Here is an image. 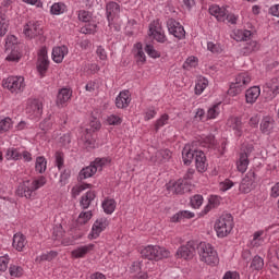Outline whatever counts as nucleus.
Instances as JSON below:
<instances>
[{
  "label": "nucleus",
  "instance_id": "1",
  "mask_svg": "<svg viewBox=\"0 0 279 279\" xmlns=\"http://www.w3.org/2000/svg\"><path fill=\"white\" fill-rule=\"evenodd\" d=\"M45 184H47V178L43 175L35 180H25L19 184L15 193L17 197H25L32 202L36 199V191L43 189Z\"/></svg>",
  "mask_w": 279,
  "mask_h": 279
},
{
  "label": "nucleus",
  "instance_id": "2",
  "mask_svg": "<svg viewBox=\"0 0 279 279\" xmlns=\"http://www.w3.org/2000/svg\"><path fill=\"white\" fill-rule=\"evenodd\" d=\"M197 250H198L199 260L202 263H205L206 265H210L211 267L219 265V255L217 254V251L213 245L206 242H201Z\"/></svg>",
  "mask_w": 279,
  "mask_h": 279
},
{
  "label": "nucleus",
  "instance_id": "3",
  "mask_svg": "<svg viewBox=\"0 0 279 279\" xmlns=\"http://www.w3.org/2000/svg\"><path fill=\"white\" fill-rule=\"evenodd\" d=\"M251 82L252 75H250V72H241L235 76V82L230 84L228 95H230V97H236V95H241V93L247 88Z\"/></svg>",
  "mask_w": 279,
  "mask_h": 279
},
{
  "label": "nucleus",
  "instance_id": "4",
  "mask_svg": "<svg viewBox=\"0 0 279 279\" xmlns=\"http://www.w3.org/2000/svg\"><path fill=\"white\" fill-rule=\"evenodd\" d=\"M233 228L234 220L232 218V215L230 214L222 215L215 223L217 236H219L220 239L228 236V234L232 232Z\"/></svg>",
  "mask_w": 279,
  "mask_h": 279
},
{
  "label": "nucleus",
  "instance_id": "5",
  "mask_svg": "<svg viewBox=\"0 0 279 279\" xmlns=\"http://www.w3.org/2000/svg\"><path fill=\"white\" fill-rule=\"evenodd\" d=\"M144 258L148 260H162V258H169V251L162 246L148 245L141 252Z\"/></svg>",
  "mask_w": 279,
  "mask_h": 279
},
{
  "label": "nucleus",
  "instance_id": "6",
  "mask_svg": "<svg viewBox=\"0 0 279 279\" xmlns=\"http://www.w3.org/2000/svg\"><path fill=\"white\" fill-rule=\"evenodd\" d=\"M167 190L173 195H184V193H191L193 191V185L186 180L179 179L178 181L169 182Z\"/></svg>",
  "mask_w": 279,
  "mask_h": 279
},
{
  "label": "nucleus",
  "instance_id": "7",
  "mask_svg": "<svg viewBox=\"0 0 279 279\" xmlns=\"http://www.w3.org/2000/svg\"><path fill=\"white\" fill-rule=\"evenodd\" d=\"M3 87L8 88L11 93H23L25 90V77L9 76L3 81Z\"/></svg>",
  "mask_w": 279,
  "mask_h": 279
},
{
  "label": "nucleus",
  "instance_id": "8",
  "mask_svg": "<svg viewBox=\"0 0 279 279\" xmlns=\"http://www.w3.org/2000/svg\"><path fill=\"white\" fill-rule=\"evenodd\" d=\"M167 27L169 34L174 36V38H178L179 40H182V38H185L186 36V31H184V26L180 24V22L169 19L167 21Z\"/></svg>",
  "mask_w": 279,
  "mask_h": 279
},
{
  "label": "nucleus",
  "instance_id": "9",
  "mask_svg": "<svg viewBox=\"0 0 279 279\" xmlns=\"http://www.w3.org/2000/svg\"><path fill=\"white\" fill-rule=\"evenodd\" d=\"M148 35H150L157 43L165 44L167 40V35H165V29H162L159 21H154L149 24Z\"/></svg>",
  "mask_w": 279,
  "mask_h": 279
},
{
  "label": "nucleus",
  "instance_id": "10",
  "mask_svg": "<svg viewBox=\"0 0 279 279\" xmlns=\"http://www.w3.org/2000/svg\"><path fill=\"white\" fill-rule=\"evenodd\" d=\"M49 69V57L47 56V48L43 47L38 51V59H37V71L41 77H45Z\"/></svg>",
  "mask_w": 279,
  "mask_h": 279
},
{
  "label": "nucleus",
  "instance_id": "11",
  "mask_svg": "<svg viewBox=\"0 0 279 279\" xmlns=\"http://www.w3.org/2000/svg\"><path fill=\"white\" fill-rule=\"evenodd\" d=\"M195 247L196 244L194 241L186 242L185 245H182L178 248L177 255L180 258H184L185 260H189L195 256Z\"/></svg>",
  "mask_w": 279,
  "mask_h": 279
},
{
  "label": "nucleus",
  "instance_id": "12",
  "mask_svg": "<svg viewBox=\"0 0 279 279\" xmlns=\"http://www.w3.org/2000/svg\"><path fill=\"white\" fill-rule=\"evenodd\" d=\"M254 182H256V172H254V170H250L240 183V192L250 193L252 191V186H254Z\"/></svg>",
  "mask_w": 279,
  "mask_h": 279
},
{
  "label": "nucleus",
  "instance_id": "13",
  "mask_svg": "<svg viewBox=\"0 0 279 279\" xmlns=\"http://www.w3.org/2000/svg\"><path fill=\"white\" fill-rule=\"evenodd\" d=\"M24 35L27 38H36V36L43 35V27L40 23L31 21L24 26Z\"/></svg>",
  "mask_w": 279,
  "mask_h": 279
},
{
  "label": "nucleus",
  "instance_id": "14",
  "mask_svg": "<svg viewBox=\"0 0 279 279\" xmlns=\"http://www.w3.org/2000/svg\"><path fill=\"white\" fill-rule=\"evenodd\" d=\"M108 226H110V221L108 220V218H98L94 222L93 228H92V239L99 238L101 232H104V230H106V228H108Z\"/></svg>",
  "mask_w": 279,
  "mask_h": 279
},
{
  "label": "nucleus",
  "instance_id": "15",
  "mask_svg": "<svg viewBox=\"0 0 279 279\" xmlns=\"http://www.w3.org/2000/svg\"><path fill=\"white\" fill-rule=\"evenodd\" d=\"M26 112L31 117L38 119L43 114V102L38 99L29 100L26 106Z\"/></svg>",
  "mask_w": 279,
  "mask_h": 279
},
{
  "label": "nucleus",
  "instance_id": "16",
  "mask_svg": "<svg viewBox=\"0 0 279 279\" xmlns=\"http://www.w3.org/2000/svg\"><path fill=\"white\" fill-rule=\"evenodd\" d=\"M107 19L109 22V27L112 26V21H114V16H119L121 12V5L119 3L111 1L106 5Z\"/></svg>",
  "mask_w": 279,
  "mask_h": 279
},
{
  "label": "nucleus",
  "instance_id": "17",
  "mask_svg": "<svg viewBox=\"0 0 279 279\" xmlns=\"http://www.w3.org/2000/svg\"><path fill=\"white\" fill-rule=\"evenodd\" d=\"M132 101L130 90H122L116 98V107L120 110L128 108Z\"/></svg>",
  "mask_w": 279,
  "mask_h": 279
},
{
  "label": "nucleus",
  "instance_id": "18",
  "mask_svg": "<svg viewBox=\"0 0 279 279\" xmlns=\"http://www.w3.org/2000/svg\"><path fill=\"white\" fill-rule=\"evenodd\" d=\"M228 128L233 130L235 136L241 137L243 136V122L239 117H231L227 121Z\"/></svg>",
  "mask_w": 279,
  "mask_h": 279
},
{
  "label": "nucleus",
  "instance_id": "19",
  "mask_svg": "<svg viewBox=\"0 0 279 279\" xmlns=\"http://www.w3.org/2000/svg\"><path fill=\"white\" fill-rule=\"evenodd\" d=\"M173 156L171 150L165 148L156 151L155 157H151L150 160L153 162H157V165H162V162H169Z\"/></svg>",
  "mask_w": 279,
  "mask_h": 279
},
{
  "label": "nucleus",
  "instance_id": "20",
  "mask_svg": "<svg viewBox=\"0 0 279 279\" xmlns=\"http://www.w3.org/2000/svg\"><path fill=\"white\" fill-rule=\"evenodd\" d=\"M258 97H260V87L258 86H253L245 92V101L251 106L256 104Z\"/></svg>",
  "mask_w": 279,
  "mask_h": 279
},
{
  "label": "nucleus",
  "instance_id": "21",
  "mask_svg": "<svg viewBox=\"0 0 279 279\" xmlns=\"http://www.w3.org/2000/svg\"><path fill=\"white\" fill-rule=\"evenodd\" d=\"M195 165L197 171H199L201 173L206 171L208 163H206V154H204V151L195 150Z\"/></svg>",
  "mask_w": 279,
  "mask_h": 279
},
{
  "label": "nucleus",
  "instance_id": "22",
  "mask_svg": "<svg viewBox=\"0 0 279 279\" xmlns=\"http://www.w3.org/2000/svg\"><path fill=\"white\" fill-rule=\"evenodd\" d=\"M69 53V48L66 46H60V47H54L52 49V60L57 64H60L62 60H64V56Z\"/></svg>",
  "mask_w": 279,
  "mask_h": 279
},
{
  "label": "nucleus",
  "instance_id": "23",
  "mask_svg": "<svg viewBox=\"0 0 279 279\" xmlns=\"http://www.w3.org/2000/svg\"><path fill=\"white\" fill-rule=\"evenodd\" d=\"M95 248V244H87L83 246H78L77 248L71 252L72 258H84L88 252H93Z\"/></svg>",
  "mask_w": 279,
  "mask_h": 279
},
{
  "label": "nucleus",
  "instance_id": "24",
  "mask_svg": "<svg viewBox=\"0 0 279 279\" xmlns=\"http://www.w3.org/2000/svg\"><path fill=\"white\" fill-rule=\"evenodd\" d=\"M250 166V155L247 153H241L236 162V169L240 173H245Z\"/></svg>",
  "mask_w": 279,
  "mask_h": 279
},
{
  "label": "nucleus",
  "instance_id": "25",
  "mask_svg": "<svg viewBox=\"0 0 279 279\" xmlns=\"http://www.w3.org/2000/svg\"><path fill=\"white\" fill-rule=\"evenodd\" d=\"M25 245H27V239L25 238V235L23 233H15L13 235V247L17 252H23Z\"/></svg>",
  "mask_w": 279,
  "mask_h": 279
},
{
  "label": "nucleus",
  "instance_id": "26",
  "mask_svg": "<svg viewBox=\"0 0 279 279\" xmlns=\"http://www.w3.org/2000/svg\"><path fill=\"white\" fill-rule=\"evenodd\" d=\"M226 12L227 10L220 8L219 5H211L209 8V14H211V16H215L220 23L226 22Z\"/></svg>",
  "mask_w": 279,
  "mask_h": 279
},
{
  "label": "nucleus",
  "instance_id": "27",
  "mask_svg": "<svg viewBox=\"0 0 279 279\" xmlns=\"http://www.w3.org/2000/svg\"><path fill=\"white\" fill-rule=\"evenodd\" d=\"M193 217H195V214L193 211L183 210V211H179V213L174 214L171 217V222L180 223V221H182L183 219H193Z\"/></svg>",
  "mask_w": 279,
  "mask_h": 279
},
{
  "label": "nucleus",
  "instance_id": "28",
  "mask_svg": "<svg viewBox=\"0 0 279 279\" xmlns=\"http://www.w3.org/2000/svg\"><path fill=\"white\" fill-rule=\"evenodd\" d=\"M71 99V89L69 88H61L57 96V105L58 106H64L66 101Z\"/></svg>",
  "mask_w": 279,
  "mask_h": 279
},
{
  "label": "nucleus",
  "instance_id": "29",
  "mask_svg": "<svg viewBox=\"0 0 279 279\" xmlns=\"http://www.w3.org/2000/svg\"><path fill=\"white\" fill-rule=\"evenodd\" d=\"M97 173V167H95L93 163L86 168H83L80 171L78 180H86L88 178H93Z\"/></svg>",
  "mask_w": 279,
  "mask_h": 279
},
{
  "label": "nucleus",
  "instance_id": "30",
  "mask_svg": "<svg viewBox=\"0 0 279 279\" xmlns=\"http://www.w3.org/2000/svg\"><path fill=\"white\" fill-rule=\"evenodd\" d=\"M221 204V197L217 195H213L208 199L207 206L204 208V215H208L213 210V208H217Z\"/></svg>",
  "mask_w": 279,
  "mask_h": 279
},
{
  "label": "nucleus",
  "instance_id": "31",
  "mask_svg": "<svg viewBox=\"0 0 279 279\" xmlns=\"http://www.w3.org/2000/svg\"><path fill=\"white\" fill-rule=\"evenodd\" d=\"M195 158V150L191 149V146L186 145L182 150V159L184 165L189 166Z\"/></svg>",
  "mask_w": 279,
  "mask_h": 279
},
{
  "label": "nucleus",
  "instance_id": "32",
  "mask_svg": "<svg viewBox=\"0 0 279 279\" xmlns=\"http://www.w3.org/2000/svg\"><path fill=\"white\" fill-rule=\"evenodd\" d=\"M260 49V45L256 40H252L242 48L243 56H250L252 53H256Z\"/></svg>",
  "mask_w": 279,
  "mask_h": 279
},
{
  "label": "nucleus",
  "instance_id": "33",
  "mask_svg": "<svg viewBox=\"0 0 279 279\" xmlns=\"http://www.w3.org/2000/svg\"><path fill=\"white\" fill-rule=\"evenodd\" d=\"M274 120L271 117H265L260 122V131L263 134H269L274 130Z\"/></svg>",
  "mask_w": 279,
  "mask_h": 279
},
{
  "label": "nucleus",
  "instance_id": "34",
  "mask_svg": "<svg viewBox=\"0 0 279 279\" xmlns=\"http://www.w3.org/2000/svg\"><path fill=\"white\" fill-rule=\"evenodd\" d=\"M96 194L93 191H88L85 195L82 196L80 204L84 210L88 208L92 202L95 199Z\"/></svg>",
  "mask_w": 279,
  "mask_h": 279
},
{
  "label": "nucleus",
  "instance_id": "35",
  "mask_svg": "<svg viewBox=\"0 0 279 279\" xmlns=\"http://www.w3.org/2000/svg\"><path fill=\"white\" fill-rule=\"evenodd\" d=\"M9 27L10 21L8 20V15L3 11H0V36H5Z\"/></svg>",
  "mask_w": 279,
  "mask_h": 279
},
{
  "label": "nucleus",
  "instance_id": "36",
  "mask_svg": "<svg viewBox=\"0 0 279 279\" xmlns=\"http://www.w3.org/2000/svg\"><path fill=\"white\" fill-rule=\"evenodd\" d=\"M66 12V4L63 2H54L50 8V14L54 16H60V14H64Z\"/></svg>",
  "mask_w": 279,
  "mask_h": 279
},
{
  "label": "nucleus",
  "instance_id": "37",
  "mask_svg": "<svg viewBox=\"0 0 279 279\" xmlns=\"http://www.w3.org/2000/svg\"><path fill=\"white\" fill-rule=\"evenodd\" d=\"M134 49H136V62L141 64H145L147 62V57L145 56V52L143 51V44L137 43L134 45Z\"/></svg>",
  "mask_w": 279,
  "mask_h": 279
},
{
  "label": "nucleus",
  "instance_id": "38",
  "mask_svg": "<svg viewBox=\"0 0 279 279\" xmlns=\"http://www.w3.org/2000/svg\"><path fill=\"white\" fill-rule=\"evenodd\" d=\"M102 208L106 215H112L117 208V202L113 198H107L102 202Z\"/></svg>",
  "mask_w": 279,
  "mask_h": 279
},
{
  "label": "nucleus",
  "instance_id": "39",
  "mask_svg": "<svg viewBox=\"0 0 279 279\" xmlns=\"http://www.w3.org/2000/svg\"><path fill=\"white\" fill-rule=\"evenodd\" d=\"M252 38V32L247 29H239L235 32L234 40L238 43L247 41Z\"/></svg>",
  "mask_w": 279,
  "mask_h": 279
},
{
  "label": "nucleus",
  "instance_id": "40",
  "mask_svg": "<svg viewBox=\"0 0 279 279\" xmlns=\"http://www.w3.org/2000/svg\"><path fill=\"white\" fill-rule=\"evenodd\" d=\"M58 258V251H50L48 253H44L40 256L36 257V263H43L47 260L48 263H51V260Z\"/></svg>",
  "mask_w": 279,
  "mask_h": 279
},
{
  "label": "nucleus",
  "instance_id": "41",
  "mask_svg": "<svg viewBox=\"0 0 279 279\" xmlns=\"http://www.w3.org/2000/svg\"><path fill=\"white\" fill-rule=\"evenodd\" d=\"M35 170L37 173H45L47 171V159L43 156L36 158Z\"/></svg>",
  "mask_w": 279,
  "mask_h": 279
},
{
  "label": "nucleus",
  "instance_id": "42",
  "mask_svg": "<svg viewBox=\"0 0 279 279\" xmlns=\"http://www.w3.org/2000/svg\"><path fill=\"white\" fill-rule=\"evenodd\" d=\"M251 269L253 271H260V269H263V267H265V260L263 259V257L256 255L252 262H251Z\"/></svg>",
  "mask_w": 279,
  "mask_h": 279
},
{
  "label": "nucleus",
  "instance_id": "43",
  "mask_svg": "<svg viewBox=\"0 0 279 279\" xmlns=\"http://www.w3.org/2000/svg\"><path fill=\"white\" fill-rule=\"evenodd\" d=\"M7 160H21L22 154L17 148H9L5 153Z\"/></svg>",
  "mask_w": 279,
  "mask_h": 279
},
{
  "label": "nucleus",
  "instance_id": "44",
  "mask_svg": "<svg viewBox=\"0 0 279 279\" xmlns=\"http://www.w3.org/2000/svg\"><path fill=\"white\" fill-rule=\"evenodd\" d=\"M92 165L96 167V171H101L106 165H110V158H96Z\"/></svg>",
  "mask_w": 279,
  "mask_h": 279
},
{
  "label": "nucleus",
  "instance_id": "45",
  "mask_svg": "<svg viewBox=\"0 0 279 279\" xmlns=\"http://www.w3.org/2000/svg\"><path fill=\"white\" fill-rule=\"evenodd\" d=\"M263 231H257L254 233L253 235V240L251 241V245L253 247H260V245H263V243H265V240H263Z\"/></svg>",
  "mask_w": 279,
  "mask_h": 279
},
{
  "label": "nucleus",
  "instance_id": "46",
  "mask_svg": "<svg viewBox=\"0 0 279 279\" xmlns=\"http://www.w3.org/2000/svg\"><path fill=\"white\" fill-rule=\"evenodd\" d=\"M208 87V80L201 78L195 85V95H202L204 90Z\"/></svg>",
  "mask_w": 279,
  "mask_h": 279
},
{
  "label": "nucleus",
  "instance_id": "47",
  "mask_svg": "<svg viewBox=\"0 0 279 279\" xmlns=\"http://www.w3.org/2000/svg\"><path fill=\"white\" fill-rule=\"evenodd\" d=\"M92 218H93V211H82L76 222L80 226H84L85 223H88V221H90Z\"/></svg>",
  "mask_w": 279,
  "mask_h": 279
},
{
  "label": "nucleus",
  "instance_id": "48",
  "mask_svg": "<svg viewBox=\"0 0 279 279\" xmlns=\"http://www.w3.org/2000/svg\"><path fill=\"white\" fill-rule=\"evenodd\" d=\"M9 272L11 278H21L23 276V267L16 266V265H11L9 267Z\"/></svg>",
  "mask_w": 279,
  "mask_h": 279
},
{
  "label": "nucleus",
  "instance_id": "49",
  "mask_svg": "<svg viewBox=\"0 0 279 279\" xmlns=\"http://www.w3.org/2000/svg\"><path fill=\"white\" fill-rule=\"evenodd\" d=\"M167 123H169V114L165 113L162 114L155 124V130L156 132H158V130H160V128H165V125H167Z\"/></svg>",
  "mask_w": 279,
  "mask_h": 279
},
{
  "label": "nucleus",
  "instance_id": "50",
  "mask_svg": "<svg viewBox=\"0 0 279 279\" xmlns=\"http://www.w3.org/2000/svg\"><path fill=\"white\" fill-rule=\"evenodd\" d=\"M12 129V119L4 118L0 120V132H9Z\"/></svg>",
  "mask_w": 279,
  "mask_h": 279
},
{
  "label": "nucleus",
  "instance_id": "51",
  "mask_svg": "<svg viewBox=\"0 0 279 279\" xmlns=\"http://www.w3.org/2000/svg\"><path fill=\"white\" fill-rule=\"evenodd\" d=\"M197 66V58L189 57L186 61L183 63V69L186 71H191V69H195Z\"/></svg>",
  "mask_w": 279,
  "mask_h": 279
},
{
  "label": "nucleus",
  "instance_id": "52",
  "mask_svg": "<svg viewBox=\"0 0 279 279\" xmlns=\"http://www.w3.org/2000/svg\"><path fill=\"white\" fill-rule=\"evenodd\" d=\"M90 19H93V15L90 14V12L86 10L78 11V21H82L83 23H89Z\"/></svg>",
  "mask_w": 279,
  "mask_h": 279
},
{
  "label": "nucleus",
  "instance_id": "53",
  "mask_svg": "<svg viewBox=\"0 0 279 279\" xmlns=\"http://www.w3.org/2000/svg\"><path fill=\"white\" fill-rule=\"evenodd\" d=\"M97 32V24L89 23L86 24L84 27L81 28L82 34H95Z\"/></svg>",
  "mask_w": 279,
  "mask_h": 279
},
{
  "label": "nucleus",
  "instance_id": "54",
  "mask_svg": "<svg viewBox=\"0 0 279 279\" xmlns=\"http://www.w3.org/2000/svg\"><path fill=\"white\" fill-rule=\"evenodd\" d=\"M204 204V196L202 195H194L191 198V206L194 208H199Z\"/></svg>",
  "mask_w": 279,
  "mask_h": 279
},
{
  "label": "nucleus",
  "instance_id": "55",
  "mask_svg": "<svg viewBox=\"0 0 279 279\" xmlns=\"http://www.w3.org/2000/svg\"><path fill=\"white\" fill-rule=\"evenodd\" d=\"M8 265H10V257L8 255L0 257V274L8 271Z\"/></svg>",
  "mask_w": 279,
  "mask_h": 279
},
{
  "label": "nucleus",
  "instance_id": "56",
  "mask_svg": "<svg viewBox=\"0 0 279 279\" xmlns=\"http://www.w3.org/2000/svg\"><path fill=\"white\" fill-rule=\"evenodd\" d=\"M145 51L149 58H160V52H158L156 48L149 44L145 46Z\"/></svg>",
  "mask_w": 279,
  "mask_h": 279
},
{
  "label": "nucleus",
  "instance_id": "57",
  "mask_svg": "<svg viewBox=\"0 0 279 279\" xmlns=\"http://www.w3.org/2000/svg\"><path fill=\"white\" fill-rule=\"evenodd\" d=\"M219 116V105H214L211 108L207 111V119H217Z\"/></svg>",
  "mask_w": 279,
  "mask_h": 279
},
{
  "label": "nucleus",
  "instance_id": "58",
  "mask_svg": "<svg viewBox=\"0 0 279 279\" xmlns=\"http://www.w3.org/2000/svg\"><path fill=\"white\" fill-rule=\"evenodd\" d=\"M56 158V165L58 167V169H62V167H64V153L62 151H57L54 155Z\"/></svg>",
  "mask_w": 279,
  "mask_h": 279
},
{
  "label": "nucleus",
  "instance_id": "59",
  "mask_svg": "<svg viewBox=\"0 0 279 279\" xmlns=\"http://www.w3.org/2000/svg\"><path fill=\"white\" fill-rule=\"evenodd\" d=\"M86 189H90V184L85 185H76L72 189V197H77L82 191H86Z\"/></svg>",
  "mask_w": 279,
  "mask_h": 279
},
{
  "label": "nucleus",
  "instance_id": "60",
  "mask_svg": "<svg viewBox=\"0 0 279 279\" xmlns=\"http://www.w3.org/2000/svg\"><path fill=\"white\" fill-rule=\"evenodd\" d=\"M107 121L109 125H121V123H123V120L121 119V117L117 114L109 116Z\"/></svg>",
  "mask_w": 279,
  "mask_h": 279
},
{
  "label": "nucleus",
  "instance_id": "61",
  "mask_svg": "<svg viewBox=\"0 0 279 279\" xmlns=\"http://www.w3.org/2000/svg\"><path fill=\"white\" fill-rule=\"evenodd\" d=\"M16 43H19L16 36L14 35H9L5 39V49L8 51V49H10L11 47H14V45H16Z\"/></svg>",
  "mask_w": 279,
  "mask_h": 279
},
{
  "label": "nucleus",
  "instance_id": "62",
  "mask_svg": "<svg viewBox=\"0 0 279 279\" xmlns=\"http://www.w3.org/2000/svg\"><path fill=\"white\" fill-rule=\"evenodd\" d=\"M90 129H86V133L90 134L92 132H96V130H100L101 129V123L98 122V120H93L90 123Z\"/></svg>",
  "mask_w": 279,
  "mask_h": 279
},
{
  "label": "nucleus",
  "instance_id": "63",
  "mask_svg": "<svg viewBox=\"0 0 279 279\" xmlns=\"http://www.w3.org/2000/svg\"><path fill=\"white\" fill-rule=\"evenodd\" d=\"M5 60L8 62H19L21 60V54L19 53V51L13 50L7 58Z\"/></svg>",
  "mask_w": 279,
  "mask_h": 279
},
{
  "label": "nucleus",
  "instance_id": "64",
  "mask_svg": "<svg viewBox=\"0 0 279 279\" xmlns=\"http://www.w3.org/2000/svg\"><path fill=\"white\" fill-rule=\"evenodd\" d=\"M53 236L57 241H60L64 236V229H62V226L56 227L53 229Z\"/></svg>",
  "mask_w": 279,
  "mask_h": 279
}]
</instances>
